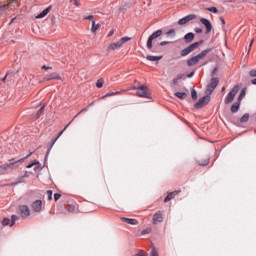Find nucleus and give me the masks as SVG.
I'll return each mask as SVG.
<instances>
[{"mask_svg":"<svg viewBox=\"0 0 256 256\" xmlns=\"http://www.w3.org/2000/svg\"><path fill=\"white\" fill-rule=\"evenodd\" d=\"M193 75H195V72H191L190 74L187 75L188 79H191V77H193Z\"/></svg>","mask_w":256,"mask_h":256,"instance_id":"obj_54","label":"nucleus"},{"mask_svg":"<svg viewBox=\"0 0 256 256\" xmlns=\"http://www.w3.org/2000/svg\"><path fill=\"white\" fill-rule=\"evenodd\" d=\"M100 28L101 24H96L95 21H92L91 33H97Z\"/></svg>","mask_w":256,"mask_h":256,"instance_id":"obj_23","label":"nucleus"},{"mask_svg":"<svg viewBox=\"0 0 256 256\" xmlns=\"http://www.w3.org/2000/svg\"><path fill=\"white\" fill-rule=\"evenodd\" d=\"M164 221V214L163 211H157L152 218L153 225H159V223H163Z\"/></svg>","mask_w":256,"mask_h":256,"instance_id":"obj_10","label":"nucleus"},{"mask_svg":"<svg viewBox=\"0 0 256 256\" xmlns=\"http://www.w3.org/2000/svg\"><path fill=\"white\" fill-rule=\"evenodd\" d=\"M160 47H165V45H169V41H162L160 42Z\"/></svg>","mask_w":256,"mask_h":256,"instance_id":"obj_48","label":"nucleus"},{"mask_svg":"<svg viewBox=\"0 0 256 256\" xmlns=\"http://www.w3.org/2000/svg\"><path fill=\"white\" fill-rule=\"evenodd\" d=\"M195 33H203V29L202 28H199V27H196L194 29Z\"/></svg>","mask_w":256,"mask_h":256,"instance_id":"obj_49","label":"nucleus"},{"mask_svg":"<svg viewBox=\"0 0 256 256\" xmlns=\"http://www.w3.org/2000/svg\"><path fill=\"white\" fill-rule=\"evenodd\" d=\"M19 163H25V159L15 160V158H12L9 160V163L0 165V175H5L7 171H13V169H17L19 167Z\"/></svg>","mask_w":256,"mask_h":256,"instance_id":"obj_1","label":"nucleus"},{"mask_svg":"<svg viewBox=\"0 0 256 256\" xmlns=\"http://www.w3.org/2000/svg\"><path fill=\"white\" fill-rule=\"evenodd\" d=\"M153 38L150 36L147 40V44H146V47L147 49H153Z\"/></svg>","mask_w":256,"mask_h":256,"instance_id":"obj_27","label":"nucleus"},{"mask_svg":"<svg viewBox=\"0 0 256 256\" xmlns=\"http://www.w3.org/2000/svg\"><path fill=\"white\" fill-rule=\"evenodd\" d=\"M17 219H19V217H17V215H12L11 216V224H10V227H13V225H15V221H17Z\"/></svg>","mask_w":256,"mask_h":256,"instance_id":"obj_37","label":"nucleus"},{"mask_svg":"<svg viewBox=\"0 0 256 256\" xmlns=\"http://www.w3.org/2000/svg\"><path fill=\"white\" fill-rule=\"evenodd\" d=\"M113 33H115V32L114 31H110L109 34H108V37L113 36Z\"/></svg>","mask_w":256,"mask_h":256,"instance_id":"obj_56","label":"nucleus"},{"mask_svg":"<svg viewBox=\"0 0 256 256\" xmlns=\"http://www.w3.org/2000/svg\"><path fill=\"white\" fill-rule=\"evenodd\" d=\"M18 213L23 219H25L31 215V210L29 209V206L21 205L18 208Z\"/></svg>","mask_w":256,"mask_h":256,"instance_id":"obj_9","label":"nucleus"},{"mask_svg":"<svg viewBox=\"0 0 256 256\" xmlns=\"http://www.w3.org/2000/svg\"><path fill=\"white\" fill-rule=\"evenodd\" d=\"M225 91V87L222 88V92Z\"/></svg>","mask_w":256,"mask_h":256,"instance_id":"obj_64","label":"nucleus"},{"mask_svg":"<svg viewBox=\"0 0 256 256\" xmlns=\"http://www.w3.org/2000/svg\"><path fill=\"white\" fill-rule=\"evenodd\" d=\"M23 177H29V174H27V171L25 172Z\"/></svg>","mask_w":256,"mask_h":256,"instance_id":"obj_63","label":"nucleus"},{"mask_svg":"<svg viewBox=\"0 0 256 256\" xmlns=\"http://www.w3.org/2000/svg\"><path fill=\"white\" fill-rule=\"evenodd\" d=\"M146 59L147 61H161V59H163V56L147 55Z\"/></svg>","mask_w":256,"mask_h":256,"instance_id":"obj_22","label":"nucleus"},{"mask_svg":"<svg viewBox=\"0 0 256 256\" xmlns=\"http://www.w3.org/2000/svg\"><path fill=\"white\" fill-rule=\"evenodd\" d=\"M128 41H131V37H122L119 42L110 43L107 47V51H117V49H121Z\"/></svg>","mask_w":256,"mask_h":256,"instance_id":"obj_4","label":"nucleus"},{"mask_svg":"<svg viewBox=\"0 0 256 256\" xmlns=\"http://www.w3.org/2000/svg\"><path fill=\"white\" fill-rule=\"evenodd\" d=\"M249 121V113H245L241 118H240V123H247Z\"/></svg>","mask_w":256,"mask_h":256,"instance_id":"obj_28","label":"nucleus"},{"mask_svg":"<svg viewBox=\"0 0 256 256\" xmlns=\"http://www.w3.org/2000/svg\"><path fill=\"white\" fill-rule=\"evenodd\" d=\"M11 223V220L9 218H4L2 221L3 227H7Z\"/></svg>","mask_w":256,"mask_h":256,"instance_id":"obj_36","label":"nucleus"},{"mask_svg":"<svg viewBox=\"0 0 256 256\" xmlns=\"http://www.w3.org/2000/svg\"><path fill=\"white\" fill-rule=\"evenodd\" d=\"M195 39V34L193 32H189L184 36L185 43H191Z\"/></svg>","mask_w":256,"mask_h":256,"instance_id":"obj_20","label":"nucleus"},{"mask_svg":"<svg viewBox=\"0 0 256 256\" xmlns=\"http://www.w3.org/2000/svg\"><path fill=\"white\" fill-rule=\"evenodd\" d=\"M10 77H15V72H8L2 79L3 83H5V81H7V79H9Z\"/></svg>","mask_w":256,"mask_h":256,"instance_id":"obj_29","label":"nucleus"},{"mask_svg":"<svg viewBox=\"0 0 256 256\" xmlns=\"http://www.w3.org/2000/svg\"><path fill=\"white\" fill-rule=\"evenodd\" d=\"M59 199H61V194L55 193L54 194V201H59Z\"/></svg>","mask_w":256,"mask_h":256,"instance_id":"obj_44","label":"nucleus"},{"mask_svg":"<svg viewBox=\"0 0 256 256\" xmlns=\"http://www.w3.org/2000/svg\"><path fill=\"white\" fill-rule=\"evenodd\" d=\"M175 97H178V99H186L187 98V94L185 92H176Z\"/></svg>","mask_w":256,"mask_h":256,"instance_id":"obj_25","label":"nucleus"},{"mask_svg":"<svg viewBox=\"0 0 256 256\" xmlns=\"http://www.w3.org/2000/svg\"><path fill=\"white\" fill-rule=\"evenodd\" d=\"M206 11H210V13H218L219 12V10H217V7L206 8Z\"/></svg>","mask_w":256,"mask_h":256,"instance_id":"obj_40","label":"nucleus"},{"mask_svg":"<svg viewBox=\"0 0 256 256\" xmlns=\"http://www.w3.org/2000/svg\"><path fill=\"white\" fill-rule=\"evenodd\" d=\"M193 19H197V15L195 14L187 15L184 18L178 20V25H187V23H189V21H193Z\"/></svg>","mask_w":256,"mask_h":256,"instance_id":"obj_12","label":"nucleus"},{"mask_svg":"<svg viewBox=\"0 0 256 256\" xmlns=\"http://www.w3.org/2000/svg\"><path fill=\"white\" fill-rule=\"evenodd\" d=\"M240 107H241V102H235L231 106V113H237V111H239Z\"/></svg>","mask_w":256,"mask_h":256,"instance_id":"obj_21","label":"nucleus"},{"mask_svg":"<svg viewBox=\"0 0 256 256\" xmlns=\"http://www.w3.org/2000/svg\"><path fill=\"white\" fill-rule=\"evenodd\" d=\"M200 22L202 23V25H205L206 33H209L210 31H212L213 26L211 25V22L208 19L200 18Z\"/></svg>","mask_w":256,"mask_h":256,"instance_id":"obj_14","label":"nucleus"},{"mask_svg":"<svg viewBox=\"0 0 256 256\" xmlns=\"http://www.w3.org/2000/svg\"><path fill=\"white\" fill-rule=\"evenodd\" d=\"M191 95H192L193 101H197V91L195 89H192Z\"/></svg>","mask_w":256,"mask_h":256,"instance_id":"obj_39","label":"nucleus"},{"mask_svg":"<svg viewBox=\"0 0 256 256\" xmlns=\"http://www.w3.org/2000/svg\"><path fill=\"white\" fill-rule=\"evenodd\" d=\"M43 111H45V104H43L40 109L38 110V112L36 113V119H39V117H41V115H43Z\"/></svg>","mask_w":256,"mask_h":256,"instance_id":"obj_26","label":"nucleus"},{"mask_svg":"<svg viewBox=\"0 0 256 256\" xmlns=\"http://www.w3.org/2000/svg\"><path fill=\"white\" fill-rule=\"evenodd\" d=\"M148 233H151V228H147L142 231V235H148Z\"/></svg>","mask_w":256,"mask_h":256,"instance_id":"obj_45","label":"nucleus"},{"mask_svg":"<svg viewBox=\"0 0 256 256\" xmlns=\"http://www.w3.org/2000/svg\"><path fill=\"white\" fill-rule=\"evenodd\" d=\"M237 93H239V86L235 85L230 92L228 93V95L226 96L224 103L226 105H229V103H233L234 99H235V95H237Z\"/></svg>","mask_w":256,"mask_h":256,"instance_id":"obj_6","label":"nucleus"},{"mask_svg":"<svg viewBox=\"0 0 256 256\" xmlns=\"http://www.w3.org/2000/svg\"><path fill=\"white\" fill-rule=\"evenodd\" d=\"M113 95H115V94H113V92L106 93V94L102 97V99H105V98H107V97H113Z\"/></svg>","mask_w":256,"mask_h":256,"instance_id":"obj_46","label":"nucleus"},{"mask_svg":"<svg viewBox=\"0 0 256 256\" xmlns=\"http://www.w3.org/2000/svg\"><path fill=\"white\" fill-rule=\"evenodd\" d=\"M121 221H123L124 223H127L128 225H139V221L133 218L122 217Z\"/></svg>","mask_w":256,"mask_h":256,"instance_id":"obj_16","label":"nucleus"},{"mask_svg":"<svg viewBox=\"0 0 256 256\" xmlns=\"http://www.w3.org/2000/svg\"><path fill=\"white\" fill-rule=\"evenodd\" d=\"M46 195L48 196V201H51V199H53V191L47 190Z\"/></svg>","mask_w":256,"mask_h":256,"instance_id":"obj_41","label":"nucleus"},{"mask_svg":"<svg viewBox=\"0 0 256 256\" xmlns=\"http://www.w3.org/2000/svg\"><path fill=\"white\" fill-rule=\"evenodd\" d=\"M217 85H219V78H212L206 87V95H211L217 89Z\"/></svg>","mask_w":256,"mask_h":256,"instance_id":"obj_8","label":"nucleus"},{"mask_svg":"<svg viewBox=\"0 0 256 256\" xmlns=\"http://www.w3.org/2000/svg\"><path fill=\"white\" fill-rule=\"evenodd\" d=\"M42 69H45L47 71L48 69H53V67H49V66L43 65Z\"/></svg>","mask_w":256,"mask_h":256,"instance_id":"obj_53","label":"nucleus"},{"mask_svg":"<svg viewBox=\"0 0 256 256\" xmlns=\"http://www.w3.org/2000/svg\"><path fill=\"white\" fill-rule=\"evenodd\" d=\"M31 208L34 213H41V210L43 209V202L41 200H36L32 203Z\"/></svg>","mask_w":256,"mask_h":256,"instance_id":"obj_11","label":"nucleus"},{"mask_svg":"<svg viewBox=\"0 0 256 256\" xmlns=\"http://www.w3.org/2000/svg\"><path fill=\"white\" fill-rule=\"evenodd\" d=\"M249 76H250V77H256V70H251V71L249 72Z\"/></svg>","mask_w":256,"mask_h":256,"instance_id":"obj_47","label":"nucleus"},{"mask_svg":"<svg viewBox=\"0 0 256 256\" xmlns=\"http://www.w3.org/2000/svg\"><path fill=\"white\" fill-rule=\"evenodd\" d=\"M76 7H79V1L75 0Z\"/></svg>","mask_w":256,"mask_h":256,"instance_id":"obj_60","label":"nucleus"},{"mask_svg":"<svg viewBox=\"0 0 256 256\" xmlns=\"http://www.w3.org/2000/svg\"><path fill=\"white\" fill-rule=\"evenodd\" d=\"M105 83V80H103V78H100V79H98L97 80V82H96V87L98 88V89H101V87H103V84Z\"/></svg>","mask_w":256,"mask_h":256,"instance_id":"obj_30","label":"nucleus"},{"mask_svg":"<svg viewBox=\"0 0 256 256\" xmlns=\"http://www.w3.org/2000/svg\"><path fill=\"white\" fill-rule=\"evenodd\" d=\"M69 125H71V122H69V123L64 127V129L61 130V131L58 133V135L56 136V138H54V139L52 140V145H51V147H53V145H55V143H57V140L59 139V137H61V135H63V133L65 132V129H67V127H69Z\"/></svg>","mask_w":256,"mask_h":256,"instance_id":"obj_19","label":"nucleus"},{"mask_svg":"<svg viewBox=\"0 0 256 256\" xmlns=\"http://www.w3.org/2000/svg\"><path fill=\"white\" fill-rule=\"evenodd\" d=\"M179 193H181V190H175L173 192H170L164 199V203H169V201H171V199H175L176 195H179Z\"/></svg>","mask_w":256,"mask_h":256,"instance_id":"obj_15","label":"nucleus"},{"mask_svg":"<svg viewBox=\"0 0 256 256\" xmlns=\"http://www.w3.org/2000/svg\"><path fill=\"white\" fill-rule=\"evenodd\" d=\"M85 111H87V108L82 109V110L78 113V115H80V113H83V112H85Z\"/></svg>","mask_w":256,"mask_h":256,"instance_id":"obj_58","label":"nucleus"},{"mask_svg":"<svg viewBox=\"0 0 256 256\" xmlns=\"http://www.w3.org/2000/svg\"><path fill=\"white\" fill-rule=\"evenodd\" d=\"M222 24L225 25V19L221 18Z\"/></svg>","mask_w":256,"mask_h":256,"instance_id":"obj_62","label":"nucleus"},{"mask_svg":"<svg viewBox=\"0 0 256 256\" xmlns=\"http://www.w3.org/2000/svg\"><path fill=\"white\" fill-rule=\"evenodd\" d=\"M51 9H52V6H48L46 9H44L41 13H39L36 16V19H43V17H47Z\"/></svg>","mask_w":256,"mask_h":256,"instance_id":"obj_17","label":"nucleus"},{"mask_svg":"<svg viewBox=\"0 0 256 256\" xmlns=\"http://www.w3.org/2000/svg\"><path fill=\"white\" fill-rule=\"evenodd\" d=\"M253 43H255V39H252L249 44V51H251V47H253Z\"/></svg>","mask_w":256,"mask_h":256,"instance_id":"obj_51","label":"nucleus"},{"mask_svg":"<svg viewBox=\"0 0 256 256\" xmlns=\"http://www.w3.org/2000/svg\"><path fill=\"white\" fill-rule=\"evenodd\" d=\"M161 35H163V30H157L150 37L152 39H157L158 37H161Z\"/></svg>","mask_w":256,"mask_h":256,"instance_id":"obj_24","label":"nucleus"},{"mask_svg":"<svg viewBox=\"0 0 256 256\" xmlns=\"http://www.w3.org/2000/svg\"><path fill=\"white\" fill-rule=\"evenodd\" d=\"M131 91H137L136 95L138 97H143L144 99H151V91H149V88L147 86H140V87H132L130 88Z\"/></svg>","mask_w":256,"mask_h":256,"instance_id":"obj_3","label":"nucleus"},{"mask_svg":"<svg viewBox=\"0 0 256 256\" xmlns=\"http://www.w3.org/2000/svg\"><path fill=\"white\" fill-rule=\"evenodd\" d=\"M33 153H34V152H30L26 157L21 158V159H24V161H25L26 159H29V157H31V155H33Z\"/></svg>","mask_w":256,"mask_h":256,"instance_id":"obj_52","label":"nucleus"},{"mask_svg":"<svg viewBox=\"0 0 256 256\" xmlns=\"http://www.w3.org/2000/svg\"><path fill=\"white\" fill-rule=\"evenodd\" d=\"M94 19H95V16H93V15H88V16H85V17H84V20H85V21L89 20V21H92V22H93V21H95Z\"/></svg>","mask_w":256,"mask_h":256,"instance_id":"obj_42","label":"nucleus"},{"mask_svg":"<svg viewBox=\"0 0 256 256\" xmlns=\"http://www.w3.org/2000/svg\"><path fill=\"white\" fill-rule=\"evenodd\" d=\"M10 184L0 185V187H9Z\"/></svg>","mask_w":256,"mask_h":256,"instance_id":"obj_61","label":"nucleus"},{"mask_svg":"<svg viewBox=\"0 0 256 256\" xmlns=\"http://www.w3.org/2000/svg\"><path fill=\"white\" fill-rule=\"evenodd\" d=\"M167 35H175V29H170V30L167 32Z\"/></svg>","mask_w":256,"mask_h":256,"instance_id":"obj_50","label":"nucleus"},{"mask_svg":"<svg viewBox=\"0 0 256 256\" xmlns=\"http://www.w3.org/2000/svg\"><path fill=\"white\" fill-rule=\"evenodd\" d=\"M26 167L27 169H31V167H34V171H41V163H39V161L32 162Z\"/></svg>","mask_w":256,"mask_h":256,"instance_id":"obj_18","label":"nucleus"},{"mask_svg":"<svg viewBox=\"0 0 256 256\" xmlns=\"http://www.w3.org/2000/svg\"><path fill=\"white\" fill-rule=\"evenodd\" d=\"M252 85H256V78L251 80Z\"/></svg>","mask_w":256,"mask_h":256,"instance_id":"obj_55","label":"nucleus"},{"mask_svg":"<svg viewBox=\"0 0 256 256\" xmlns=\"http://www.w3.org/2000/svg\"><path fill=\"white\" fill-rule=\"evenodd\" d=\"M181 79H183V75H178L176 78L173 79V85H177L179 83V81H181Z\"/></svg>","mask_w":256,"mask_h":256,"instance_id":"obj_32","label":"nucleus"},{"mask_svg":"<svg viewBox=\"0 0 256 256\" xmlns=\"http://www.w3.org/2000/svg\"><path fill=\"white\" fill-rule=\"evenodd\" d=\"M202 44H203V40H200L199 42H194L193 44H190L188 47H186L180 51L181 57H187V55H189V53H193V50L198 48L199 45H202Z\"/></svg>","mask_w":256,"mask_h":256,"instance_id":"obj_5","label":"nucleus"},{"mask_svg":"<svg viewBox=\"0 0 256 256\" xmlns=\"http://www.w3.org/2000/svg\"><path fill=\"white\" fill-rule=\"evenodd\" d=\"M210 101H211V96L207 94L206 96H203L202 98H200L199 101L194 104V109H203L205 105H209Z\"/></svg>","mask_w":256,"mask_h":256,"instance_id":"obj_7","label":"nucleus"},{"mask_svg":"<svg viewBox=\"0 0 256 256\" xmlns=\"http://www.w3.org/2000/svg\"><path fill=\"white\" fill-rule=\"evenodd\" d=\"M126 91H131V89L128 88L126 90L116 91V92H113L112 95H123V93H125Z\"/></svg>","mask_w":256,"mask_h":256,"instance_id":"obj_38","label":"nucleus"},{"mask_svg":"<svg viewBox=\"0 0 256 256\" xmlns=\"http://www.w3.org/2000/svg\"><path fill=\"white\" fill-rule=\"evenodd\" d=\"M53 80L61 81V76H59V74L57 73H52V74L46 75L43 79V81H53Z\"/></svg>","mask_w":256,"mask_h":256,"instance_id":"obj_13","label":"nucleus"},{"mask_svg":"<svg viewBox=\"0 0 256 256\" xmlns=\"http://www.w3.org/2000/svg\"><path fill=\"white\" fill-rule=\"evenodd\" d=\"M150 256H159V252L157 251V248L152 247Z\"/></svg>","mask_w":256,"mask_h":256,"instance_id":"obj_34","label":"nucleus"},{"mask_svg":"<svg viewBox=\"0 0 256 256\" xmlns=\"http://www.w3.org/2000/svg\"><path fill=\"white\" fill-rule=\"evenodd\" d=\"M7 7H9V4L0 6V15L4 12L5 9H7Z\"/></svg>","mask_w":256,"mask_h":256,"instance_id":"obj_43","label":"nucleus"},{"mask_svg":"<svg viewBox=\"0 0 256 256\" xmlns=\"http://www.w3.org/2000/svg\"><path fill=\"white\" fill-rule=\"evenodd\" d=\"M199 165H202L203 167L209 165V158H206L204 161H199Z\"/></svg>","mask_w":256,"mask_h":256,"instance_id":"obj_35","label":"nucleus"},{"mask_svg":"<svg viewBox=\"0 0 256 256\" xmlns=\"http://www.w3.org/2000/svg\"><path fill=\"white\" fill-rule=\"evenodd\" d=\"M65 209L68 213H73L75 211V206L74 205H66Z\"/></svg>","mask_w":256,"mask_h":256,"instance_id":"obj_31","label":"nucleus"},{"mask_svg":"<svg viewBox=\"0 0 256 256\" xmlns=\"http://www.w3.org/2000/svg\"><path fill=\"white\" fill-rule=\"evenodd\" d=\"M208 53H211V48L201 51L196 56H192L190 59L187 60V66L195 67V65H197L201 59H205V57H207Z\"/></svg>","mask_w":256,"mask_h":256,"instance_id":"obj_2","label":"nucleus"},{"mask_svg":"<svg viewBox=\"0 0 256 256\" xmlns=\"http://www.w3.org/2000/svg\"><path fill=\"white\" fill-rule=\"evenodd\" d=\"M215 73H217V68L213 70L212 75H215Z\"/></svg>","mask_w":256,"mask_h":256,"instance_id":"obj_59","label":"nucleus"},{"mask_svg":"<svg viewBox=\"0 0 256 256\" xmlns=\"http://www.w3.org/2000/svg\"><path fill=\"white\" fill-rule=\"evenodd\" d=\"M243 97H245V89H242L240 92V95L238 96V103H241V101L243 100Z\"/></svg>","mask_w":256,"mask_h":256,"instance_id":"obj_33","label":"nucleus"},{"mask_svg":"<svg viewBox=\"0 0 256 256\" xmlns=\"http://www.w3.org/2000/svg\"><path fill=\"white\" fill-rule=\"evenodd\" d=\"M237 0H228V3H236Z\"/></svg>","mask_w":256,"mask_h":256,"instance_id":"obj_57","label":"nucleus"}]
</instances>
